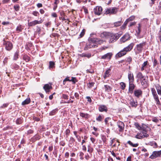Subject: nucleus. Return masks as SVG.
<instances>
[{"label": "nucleus", "mask_w": 161, "mask_h": 161, "mask_svg": "<svg viewBox=\"0 0 161 161\" xmlns=\"http://www.w3.org/2000/svg\"><path fill=\"white\" fill-rule=\"evenodd\" d=\"M128 78L129 82L133 81L134 80V78L133 75L131 71H129L128 74Z\"/></svg>", "instance_id": "nucleus-15"}, {"label": "nucleus", "mask_w": 161, "mask_h": 161, "mask_svg": "<svg viewBox=\"0 0 161 161\" xmlns=\"http://www.w3.org/2000/svg\"><path fill=\"white\" fill-rule=\"evenodd\" d=\"M130 36L129 34L128 33H126L120 38V42H124L130 39Z\"/></svg>", "instance_id": "nucleus-9"}, {"label": "nucleus", "mask_w": 161, "mask_h": 161, "mask_svg": "<svg viewBox=\"0 0 161 161\" xmlns=\"http://www.w3.org/2000/svg\"><path fill=\"white\" fill-rule=\"evenodd\" d=\"M145 45V42H143L137 45L136 48L137 51L139 52H141L142 51L143 46Z\"/></svg>", "instance_id": "nucleus-11"}, {"label": "nucleus", "mask_w": 161, "mask_h": 161, "mask_svg": "<svg viewBox=\"0 0 161 161\" xmlns=\"http://www.w3.org/2000/svg\"><path fill=\"white\" fill-rule=\"evenodd\" d=\"M91 56V54L90 53H83L82 54V57H86L88 58H90Z\"/></svg>", "instance_id": "nucleus-33"}, {"label": "nucleus", "mask_w": 161, "mask_h": 161, "mask_svg": "<svg viewBox=\"0 0 161 161\" xmlns=\"http://www.w3.org/2000/svg\"><path fill=\"white\" fill-rule=\"evenodd\" d=\"M151 92L153 95L157 94L155 91V90L154 88H152L151 89Z\"/></svg>", "instance_id": "nucleus-46"}, {"label": "nucleus", "mask_w": 161, "mask_h": 161, "mask_svg": "<svg viewBox=\"0 0 161 161\" xmlns=\"http://www.w3.org/2000/svg\"><path fill=\"white\" fill-rule=\"evenodd\" d=\"M126 54V53L124 52V51H123V49L121 51H120L116 55V57H120Z\"/></svg>", "instance_id": "nucleus-19"}, {"label": "nucleus", "mask_w": 161, "mask_h": 161, "mask_svg": "<svg viewBox=\"0 0 161 161\" xmlns=\"http://www.w3.org/2000/svg\"><path fill=\"white\" fill-rule=\"evenodd\" d=\"M85 158L86 160H88L89 159L90 157L88 154H87L85 156Z\"/></svg>", "instance_id": "nucleus-59"}, {"label": "nucleus", "mask_w": 161, "mask_h": 161, "mask_svg": "<svg viewBox=\"0 0 161 161\" xmlns=\"http://www.w3.org/2000/svg\"><path fill=\"white\" fill-rule=\"evenodd\" d=\"M118 11V8L116 7H113L112 8H109L106 9L105 14H115Z\"/></svg>", "instance_id": "nucleus-4"}, {"label": "nucleus", "mask_w": 161, "mask_h": 161, "mask_svg": "<svg viewBox=\"0 0 161 161\" xmlns=\"http://www.w3.org/2000/svg\"><path fill=\"white\" fill-rule=\"evenodd\" d=\"M36 5L37 7L38 8L42 7V4L41 3H38Z\"/></svg>", "instance_id": "nucleus-60"}, {"label": "nucleus", "mask_w": 161, "mask_h": 161, "mask_svg": "<svg viewBox=\"0 0 161 161\" xmlns=\"http://www.w3.org/2000/svg\"><path fill=\"white\" fill-rule=\"evenodd\" d=\"M142 93V92L140 90H136L134 92V94L135 95L139 97L140 96H141Z\"/></svg>", "instance_id": "nucleus-16"}, {"label": "nucleus", "mask_w": 161, "mask_h": 161, "mask_svg": "<svg viewBox=\"0 0 161 161\" xmlns=\"http://www.w3.org/2000/svg\"><path fill=\"white\" fill-rule=\"evenodd\" d=\"M23 28L22 27V26L20 25H18L16 28V31L18 32L22 31Z\"/></svg>", "instance_id": "nucleus-29"}, {"label": "nucleus", "mask_w": 161, "mask_h": 161, "mask_svg": "<svg viewBox=\"0 0 161 161\" xmlns=\"http://www.w3.org/2000/svg\"><path fill=\"white\" fill-rule=\"evenodd\" d=\"M112 53H108L107 54L102 56L101 58L103 59H110L112 56Z\"/></svg>", "instance_id": "nucleus-12"}, {"label": "nucleus", "mask_w": 161, "mask_h": 161, "mask_svg": "<svg viewBox=\"0 0 161 161\" xmlns=\"http://www.w3.org/2000/svg\"><path fill=\"white\" fill-rule=\"evenodd\" d=\"M103 42V40L97 38H90L89 40V43H87L85 49H88L89 48L97 47L98 44H101Z\"/></svg>", "instance_id": "nucleus-1"}, {"label": "nucleus", "mask_w": 161, "mask_h": 161, "mask_svg": "<svg viewBox=\"0 0 161 161\" xmlns=\"http://www.w3.org/2000/svg\"><path fill=\"white\" fill-rule=\"evenodd\" d=\"M52 88L51 85L50 84H46L43 87V88L47 93L50 92V90Z\"/></svg>", "instance_id": "nucleus-10"}, {"label": "nucleus", "mask_w": 161, "mask_h": 161, "mask_svg": "<svg viewBox=\"0 0 161 161\" xmlns=\"http://www.w3.org/2000/svg\"><path fill=\"white\" fill-rule=\"evenodd\" d=\"M134 125L139 130H142V127L139 125L137 123H135Z\"/></svg>", "instance_id": "nucleus-35"}, {"label": "nucleus", "mask_w": 161, "mask_h": 161, "mask_svg": "<svg viewBox=\"0 0 161 161\" xmlns=\"http://www.w3.org/2000/svg\"><path fill=\"white\" fill-rule=\"evenodd\" d=\"M117 125L119 128L120 129L119 130L121 131L123 130L124 128V123L121 121H119L118 122Z\"/></svg>", "instance_id": "nucleus-17"}, {"label": "nucleus", "mask_w": 161, "mask_h": 161, "mask_svg": "<svg viewBox=\"0 0 161 161\" xmlns=\"http://www.w3.org/2000/svg\"><path fill=\"white\" fill-rule=\"evenodd\" d=\"M114 35H116V36L115 37V39L116 40H117L120 36V34H119L118 33H115L114 34Z\"/></svg>", "instance_id": "nucleus-53"}, {"label": "nucleus", "mask_w": 161, "mask_h": 161, "mask_svg": "<svg viewBox=\"0 0 161 161\" xmlns=\"http://www.w3.org/2000/svg\"><path fill=\"white\" fill-rule=\"evenodd\" d=\"M3 45L7 51H10L13 47V44L11 42L6 41L4 39L3 40Z\"/></svg>", "instance_id": "nucleus-3"}, {"label": "nucleus", "mask_w": 161, "mask_h": 161, "mask_svg": "<svg viewBox=\"0 0 161 161\" xmlns=\"http://www.w3.org/2000/svg\"><path fill=\"white\" fill-rule=\"evenodd\" d=\"M86 71L87 72V73H90L91 74L94 73V71L92 70H89L88 69L86 70Z\"/></svg>", "instance_id": "nucleus-62"}, {"label": "nucleus", "mask_w": 161, "mask_h": 161, "mask_svg": "<svg viewBox=\"0 0 161 161\" xmlns=\"http://www.w3.org/2000/svg\"><path fill=\"white\" fill-rule=\"evenodd\" d=\"M93 151V149L92 147H89L88 148L87 152H89L90 153H92Z\"/></svg>", "instance_id": "nucleus-48"}, {"label": "nucleus", "mask_w": 161, "mask_h": 161, "mask_svg": "<svg viewBox=\"0 0 161 161\" xmlns=\"http://www.w3.org/2000/svg\"><path fill=\"white\" fill-rule=\"evenodd\" d=\"M149 65V63L147 61H145L142 64V67L141 68V70L142 71L144 70L145 69L147 68Z\"/></svg>", "instance_id": "nucleus-14"}, {"label": "nucleus", "mask_w": 161, "mask_h": 161, "mask_svg": "<svg viewBox=\"0 0 161 161\" xmlns=\"http://www.w3.org/2000/svg\"><path fill=\"white\" fill-rule=\"evenodd\" d=\"M127 143L130 145L131 146L134 147H136L138 145L137 143L133 144L130 141H129L127 142Z\"/></svg>", "instance_id": "nucleus-30"}, {"label": "nucleus", "mask_w": 161, "mask_h": 161, "mask_svg": "<svg viewBox=\"0 0 161 161\" xmlns=\"http://www.w3.org/2000/svg\"><path fill=\"white\" fill-rule=\"evenodd\" d=\"M135 18V17L134 16H132L130 17L128 19H127L126 20L128 22H129L133 20Z\"/></svg>", "instance_id": "nucleus-42"}, {"label": "nucleus", "mask_w": 161, "mask_h": 161, "mask_svg": "<svg viewBox=\"0 0 161 161\" xmlns=\"http://www.w3.org/2000/svg\"><path fill=\"white\" fill-rule=\"evenodd\" d=\"M19 7L18 5H15L14 6V8L16 11H18L19 10Z\"/></svg>", "instance_id": "nucleus-45"}, {"label": "nucleus", "mask_w": 161, "mask_h": 161, "mask_svg": "<svg viewBox=\"0 0 161 161\" xmlns=\"http://www.w3.org/2000/svg\"><path fill=\"white\" fill-rule=\"evenodd\" d=\"M94 83L93 82H90L88 84L89 87H91L94 85Z\"/></svg>", "instance_id": "nucleus-49"}, {"label": "nucleus", "mask_w": 161, "mask_h": 161, "mask_svg": "<svg viewBox=\"0 0 161 161\" xmlns=\"http://www.w3.org/2000/svg\"><path fill=\"white\" fill-rule=\"evenodd\" d=\"M135 137L137 139H141L144 137L143 133H140L137 134L135 136Z\"/></svg>", "instance_id": "nucleus-24"}, {"label": "nucleus", "mask_w": 161, "mask_h": 161, "mask_svg": "<svg viewBox=\"0 0 161 161\" xmlns=\"http://www.w3.org/2000/svg\"><path fill=\"white\" fill-rule=\"evenodd\" d=\"M62 97L64 99H68V96L65 94H63Z\"/></svg>", "instance_id": "nucleus-50"}, {"label": "nucleus", "mask_w": 161, "mask_h": 161, "mask_svg": "<svg viewBox=\"0 0 161 161\" xmlns=\"http://www.w3.org/2000/svg\"><path fill=\"white\" fill-rule=\"evenodd\" d=\"M58 111V110L57 109H55L51 111L49 113L50 115H54L55 113L56 112Z\"/></svg>", "instance_id": "nucleus-41"}, {"label": "nucleus", "mask_w": 161, "mask_h": 161, "mask_svg": "<svg viewBox=\"0 0 161 161\" xmlns=\"http://www.w3.org/2000/svg\"><path fill=\"white\" fill-rule=\"evenodd\" d=\"M42 22V19L40 20H35L33 21L28 22V25L29 26H33L37 24H41Z\"/></svg>", "instance_id": "nucleus-5"}, {"label": "nucleus", "mask_w": 161, "mask_h": 161, "mask_svg": "<svg viewBox=\"0 0 161 161\" xmlns=\"http://www.w3.org/2000/svg\"><path fill=\"white\" fill-rule=\"evenodd\" d=\"M134 44L133 43H131L130 44L128 45L127 47H125L123 50L126 53L130 51L133 48Z\"/></svg>", "instance_id": "nucleus-8"}, {"label": "nucleus", "mask_w": 161, "mask_h": 161, "mask_svg": "<svg viewBox=\"0 0 161 161\" xmlns=\"http://www.w3.org/2000/svg\"><path fill=\"white\" fill-rule=\"evenodd\" d=\"M157 63V61L156 59H154L153 61V66H156Z\"/></svg>", "instance_id": "nucleus-63"}, {"label": "nucleus", "mask_w": 161, "mask_h": 161, "mask_svg": "<svg viewBox=\"0 0 161 161\" xmlns=\"http://www.w3.org/2000/svg\"><path fill=\"white\" fill-rule=\"evenodd\" d=\"M128 22L127 21V20H126V21L125 22L123 25L121 27V28L122 29H124L125 27L128 23Z\"/></svg>", "instance_id": "nucleus-39"}, {"label": "nucleus", "mask_w": 161, "mask_h": 161, "mask_svg": "<svg viewBox=\"0 0 161 161\" xmlns=\"http://www.w3.org/2000/svg\"><path fill=\"white\" fill-rule=\"evenodd\" d=\"M136 24V23L135 22H131L130 23V25H129V27H131L133 25H135Z\"/></svg>", "instance_id": "nucleus-57"}, {"label": "nucleus", "mask_w": 161, "mask_h": 161, "mask_svg": "<svg viewBox=\"0 0 161 161\" xmlns=\"http://www.w3.org/2000/svg\"><path fill=\"white\" fill-rule=\"evenodd\" d=\"M138 25L137 30L136 31V32L137 35H139L141 32V25L140 24H139Z\"/></svg>", "instance_id": "nucleus-31"}, {"label": "nucleus", "mask_w": 161, "mask_h": 161, "mask_svg": "<svg viewBox=\"0 0 161 161\" xmlns=\"http://www.w3.org/2000/svg\"><path fill=\"white\" fill-rule=\"evenodd\" d=\"M132 58L130 57H128L127 59V61L128 62L130 63L132 61Z\"/></svg>", "instance_id": "nucleus-58"}, {"label": "nucleus", "mask_w": 161, "mask_h": 161, "mask_svg": "<svg viewBox=\"0 0 161 161\" xmlns=\"http://www.w3.org/2000/svg\"><path fill=\"white\" fill-rule=\"evenodd\" d=\"M120 85L121 86V88L122 90H124L126 86L125 84L124 83L122 82L120 83Z\"/></svg>", "instance_id": "nucleus-40"}, {"label": "nucleus", "mask_w": 161, "mask_h": 161, "mask_svg": "<svg viewBox=\"0 0 161 161\" xmlns=\"http://www.w3.org/2000/svg\"><path fill=\"white\" fill-rule=\"evenodd\" d=\"M18 53L19 52L17 51H16L15 53L13 58V59L14 60H16L18 58Z\"/></svg>", "instance_id": "nucleus-34"}, {"label": "nucleus", "mask_w": 161, "mask_h": 161, "mask_svg": "<svg viewBox=\"0 0 161 161\" xmlns=\"http://www.w3.org/2000/svg\"><path fill=\"white\" fill-rule=\"evenodd\" d=\"M153 98L155 100L159 98L157 94L153 95Z\"/></svg>", "instance_id": "nucleus-54"}, {"label": "nucleus", "mask_w": 161, "mask_h": 161, "mask_svg": "<svg viewBox=\"0 0 161 161\" xmlns=\"http://www.w3.org/2000/svg\"><path fill=\"white\" fill-rule=\"evenodd\" d=\"M161 155V150L159 151H154L153 152L152 154L150 156V158L151 159L156 158L160 156Z\"/></svg>", "instance_id": "nucleus-6"}, {"label": "nucleus", "mask_w": 161, "mask_h": 161, "mask_svg": "<svg viewBox=\"0 0 161 161\" xmlns=\"http://www.w3.org/2000/svg\"><path fill=\"white\" fill-rule=\"evenodd\" d=\"M131 161V156L128 157L126 161Z\"/></svg>", "instance_id": "nucleus-64"}, {"label": "nucleus", "mask_w": 161, "mask_h": 161, "mask_svg": "<svg viewBox=\"0 0 161 161\" xmlns=\"http://www.w3.org/2000/svg\"><path fill=\"white\" fill-rule=\"evenodd\" d=\"M110 118L109 117H107L105 118V122L106 124H107L109 120V119H110Z\"/></svg>", "instance_id": "nucleus-56"}, {"label": "nucleus", "mask_w": 161, "mask_h": 161, "mask_svg": "<svg viewBox=\"0 0 161 161\" xmlns=\"http://www.w3.org/2000/svg\"><path fill=\"white\" fill-rule=\"evenodd\" d=\"M151 146H153L154 148H156L157 146V144L155 142H152L150 143Z\"/></svg>", "instance_id": "nucleus-37"}, {"label": "nucleus", "mask_w": 161, "mask_h": 161, "mask_svg": "<svg viewBox=\"0 0 161 161\" xmlns=\"http://www.w3.org/2000/svg\"><path fill=\"white\" fill-rule=\"evenodd\" d=\"M104 88L106 92H110L112 89L111 87L108 85H105Z\"/></svg>", "instance_id": "nucleus-25"}, {"label": "nucleus", "mask_w": 161, "mask_h": 161, "mask_svg": "<svg viewBox=\"0 0 161 161\" xmlns=\"http://www.w3.org/2000/svg\"><path fill=\"white\" fill-rule=\"evenodd\" d=\"M152 121L154 122L157 123L158 122L159 120L156 118H154L153 119Z\"/></svg>", "instance_id": "nucleus-55"}, {"label": "nucleus", "mask_w": 161, "mask_h": 161, "mask_svg": "<svg viewBox=\"0 0 161 161\" xmlns=\"http://www.w3.org/2000/svg\"><path fill=\"white\" fill-rule=\"evenodd\" d=\"M99 110L100 112H102L103 111L107 112V108L106 106L104 105H102L99 106Z\"/></svg>", "instance_id": "nucleus-18"}, {"label": "nucleus", "mask_w": 161, "mask_h": 161, "mask_svg": "<svg viewBox=\"0 0 161 161\" xmlns=\"http://www.w3.org/2000/svg\"><path fill=\"white\" fill-rule=\"evenodd\" d=\"M107 36H108L109 43H113L116 41V40L115 39V37H116V35H115L114 34L104 32L101 35V36L102 37L103 36L106 37Z\"/></svg>", "instance_id": "nucleus-2"}, {"label": "nucleus", "mask_w": 161, "mask_h": 161, "mask_svg": "<svg viewBox=\"0 0 161 161\" xmlns=\"http://www.w3.org/2000/svg\"><path fill=\"white\" fill-rule=\"evenodd\" d=\"M141 83L142 85L144 86H147V82L146 80H145V78L142 80H140Z\"/></svg>", "instance_id": "nucleus-28"}, {"label": "nucleus", "mask_w": 161, "mask_h": 161, "mask_svg": "<svg viewBox=\"0 0 161 161\" xmlns=\"http://www.w3.org/2000/svg\"><path fill=\"white\" fill-rule=\"evenodd\" d=\"M158 94L161 96V86L157 84L155 86Z\"/></svg>", "instance_id": "nucleus-20"}, {"label": "nucleus", "mask_w": 161, "mask_h": 161, "mask_svg": "<svg viewBox=\"0 0 161 161\" xmlns=\"http://www.w3.org/2000/svg\"><path fill=\"white\" fill-rule=\"evenodd\" d=\"M133 82H129V91L131 93H132L133 91L135 88V85L133 83Z\"/></svg>", "instance_id": "nucleus-13"}, {"label": "nucleus", "mask_w": 161, "mask_h": 161, "mask_svg": "<svg viewBox=\"0 0 161 161\" xmlns=\"http://www.w3.org/2000/svg\"><path fill=\"white\" fill-rule=\"evenodd\" d=\"M102 8L101 7L97 6L94 8V11L95 14L100 15L102 14Z\"/></svg>", "instance_id": "nucleus-7"}, {"label": "nucleus", "mask_w": 161, "mask_h": 161, "mask_svg": "<svg viewBox=\"0 0 161 161\" xmlns=\"http://www.w3.org/2000/svg\"><path fill=\"white\" fill-rule=\"evenodd\" d=\"M31 102V99L30 98H27L25 100L23 101L22 103V105H24L29 104Z\"/></svg>", "instance_id": "nucleus-23"}, {"label": "nucleus", "mask_w": 161, "mask_h": 161, "mask_svg": "<svg viewBox=\"0 0 161 161\" xmlns=\"http://www.w3.org/2000/svg\"><path fill=\"white\" fill-rule=\"evenodd\" d=\"M110 71V69H109L107 70L106 71L104 75V77H103L104 78V79H105L106 78L109 77Z\"/></svg>", "instance_id": "nucleus-26"}, {"label": "nucleus", "mask_w": 161, "mask_h": 161, "mask_svg": "<svg viewBox=\"0 0 161 161\" xmlns=\"http://www.w3.org/2000/svg\"><path fill=\"white\" fill-rule=\"evenodd\" d=\"M90 140L93 143H94L95 141V139L93 137L90 138Z\"/></svg>", "instance_id": "nucleus-61"}, {"label": "nucleus", "mask_w": 161, "mask_h": 161, "mask_svg": "<svg viewBox=\"0 0 161 161\" xmlns=\"http://www.w3.org/2000/svg\"><path fill=\"white\" fill-rule=\"evenodd\" d=\"M136 76L137 78L139 79L140 80H143V79L145 78V76H144L142 73L140 72H139L138 73Z\"/></svg>", "instance_id": "nucleus-21"}, {"label": "nucleus", "mask_w": 161, "mask_h": 161, "mask_svg": "<svg viewBox=\"0 0 161 161\" xmlns=\"http://www.w3.org/2000/svg\"><path fill=\"white\" fill-rule=\"evenodd\" d=\"M103 118V117L101 115H99L96 118V120L97 121H101Z\"/></svg>", "instance_id": "nucleus-36"}, {"label": "nucleus", "mask_w": 161, "mask_h": 161, "mask_svg": "<svg viewBox=\"0 0 161 161\" xmlns=\"http://www.w3.org/2000/svg\"><path fill=\"white\" fill-rule=\"evenodd\" d=\"M80 115L82 118H87L88 117L89 114L86 113H84L80 112Z\"/></svg>", "instance_id": "nucleus-27"}, {"label": "nucleus", "mask_w": 161, "mask_h": 161, "mask_svg": "<svg viewBox=\"0 0 161 161\" xmlns=\"http://www.w3.org/2000/svg\"><path fill=\"white\" fill-rule=\"evenodd\" d=\"M121 24V21H119L114 23V26L115 27H118L120 26Z\"/></svg>", "instance_id": "nucleus-38"}, {"label": "nucleus", "mask_w": 161, "mask_h": 161, "mask_svg": "<svg viewBox=\"0 0 161 161\" xmlns=\"http://www.w3.org/2000/svg\"><path fill=\"white\" fill-rule=\"evenodd\" d=\"M16 124H20L22 123V120L21 119L18 118L16 121Z\"/></svg>", "instance_id": "nucleus-44"}, {"label": "nucleus", "mask_w": 161, "mask_h": 161, "mask_svg": "<svg viewBox=\"0 0 161 161\" xmlns=\"http://www.w3.org/2000/svg\"><path fill=\"white\" fill-rule=\"evenodd\" d=\"M155 100V101L156 102V104L157 105H161V104L159 100V98H158L157 99H156Z\"/></svg>", "instance_id": "nucleus-51"}, {"label": "nucleus", "mask_w": 161, "mask_h": 161, "mask_svg": "<svg viewBox=\"0 0 161 161\" xmlns=\"http://www.w3.org/2000/svg\"><path fill=\"white\" fill-rule=\"evenodd\" d=\"M85 34V30H83L80 34V37H82Z\"/></svg>", "instance_id": "nucleus-52"}, {"label": "nucleus", "mask_w": 161, "mask_h": 161, "mask_svg": "<svg viewBox=\"0 0 161 161\" xmlns=\"http://www.w3.org/2000/svg\"><path fill=\"white\" fill-rule=\"evenodd\" d=\"M130 104L132 107H136L137 105V103L135 102L133 99L130 100Z\"/></svg>", "instance_id": "nucleus-22"}, {"label": "nucleus", "mask_w": 161, "mask_h": 161, "mask_svg": "<svg viewBox=\"0 0 161 161\" xmlns=\"http://www.w3.org/2000/svg\"><path fill=\"white\" fill-rule=\"evenodd\" d=\"M55 64L54 62L53 61H50L49 62V68L50 69H51V68H53L54 67Z\"/></svg>", "instance_id": "nucleus-32"}, {"label": "nucleus", "mask_w": 161, "mask_h": 161, "mask_svg": "<svg viewBox=\"0 0 161 161\" xmlns=\"http://www.w3.org/2000/svg\"><path fill=\"white\" fill-rule=\"evenodd\" d=\"M72 81L74 84H75L77 82L76 78L75 77H72L71 79L70 80V81Z\"/></svg>", "instance_id": "nucleus-47"}, {"label": "nucleus", "mask_w": 161, "mask_h": 161, "mask_svg": "<svg viewBox=\"0 0 161 161\" xmlns=\"http://www.w3.org/2000/svg\"><path fill=\"white\" fill-rule=\"evenodd\" d=\"M32 14L33 15L36 16H37L39 15L38 12L36 11H33Z\"/></svg>", "instance_id": "nucleus-43"}]
</instances>
